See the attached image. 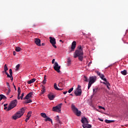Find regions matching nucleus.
Instances as JSON below:
<instances>
[{
	"label": "nucleus",
	"mask_w": 128,
	"mask_h": 128,
	"mask_svg": "<svg viewBox=\"0 0 128 128\" xmlns=\"http://www.w3.org/2000/svg\"><path fill=\"white\" fill-rule=\"evenodd\" d=\"M98 108H100V109H102L104 110H105V108L104 106H98Z\"/></svg>",
	"instance_id": "nucleus-40"
},
{
	"label": "nucleus",
	"mask_w": 128,
	"mask_h": 128,
	"mask_svg": "<svg viewBox=\"0 0 128 128\" xmlns=\"http://www.w3.org/2000/svg\"><path fill=\"white\" fill-rule=\"evenodd\" d=\"M36 80V78H32V79L30 80H28V84H32V82H34Z\"/></svg>",
	"instance_id": "nucleus-18"
},
{
	"label": "nucleus",
	"mask_w": 128,
	"mask_h": 128,
	"mask_svg": "<svg viewBox=\"0 0 128 128\" xmlns=\"http://www.w3.org/2000/svg\"><path fill=\"white\" fill-rule=\"evenodd\" d=\"M54 90L58 91H62L64 90V88H60L58 87L56 83H54Z\"/></svg>",
	"instance_id": "nucleus-14"
},
{
	"label": "nucleus",
	"mask_w": 128,
	"mask_h": 128,
	"mask_svg": "<svg viewBox=\"0 0 128 128\" xmlns=\"http://www.w3.org/2000/svg\"><path fill=\"white\" fill-rule=\"evenodd\" d=\"M100 78H102V80L104 78V76L103 74H101L100 76Z\"/></svg>",
	"instance_id": "nucleus-38"
},
{
	"label": "nucleus",
	"mask_w": 128,
	"mask_h": 128,
	"mask_svg": "<svg viewBox=\"0 0 128 128\" xmlns=\"http://www.w3.org/2000/svg\"><path fill=\"white\" fill-rule=\"evenodd\" d=\"M33 95V92H30L28 93L24 98V100H28L30 98H32V96Z\"/></svg>",
	"instance_id": "nucleus-11"
},
{
	"label": "nucleus",
	"mask_w": 128,
	"mask_h": 128,
	"mask_svg": "<svg viewBox=\"0 0 128 128\" xmlns=\"http://www.w3.org/2000/svg\"><path fill=\"white\" fill-rule=\"evenodd\" d=\"M82 93V86L80 84H78L76 90L74 92V94L76 96H80Z\"/></svg>",
	"instance_id": "nucleus-5"
},
{
	"label": "nucleus",
	"mask_w": 128,
	"mask_h": 128,
	"mask_svg": "<svg viewBox=\"0 0 128 128\" xmlns=\"http://www.w3.org/2000/svg\"><path fill=\"white\" fill-rule=\"evenodd\" d=\"M0 98L4 100V94H0Z\"/></svg>",
	"instance_id": "nucleus-45"
},
{
	"label": "nucleus",
	"mask_w": 128,
	"mask_h": 128,
	"mask_svg": "<svg viewBox=\"0 0 128 128\" xmlns=\"http://www.w3.org/2000/svg\"><path fill=\"white\" fill-rule=\"evenodd\" d=\"M40 115H41V116L44 118H48V116H46V114L44 112H41Z\"/></svg>",
	"instance_id": "nucleus-22"
},
{
	"label": "nucleus",
	"mask_w": 128,
	"mask_h": 128,
	"mask_svg": "<svg viewBox=\"0 0 128 128\" xmlns=\"http://www.w3.org/2000/svg\"><path fill=\"white\" fill-rule=\"evenodd\" d=\"M92 62H90L88 64V66H90V65L91 64Z\"/></svg>",
	"instance_id": "nucleus-58"
},
{
	"label": "nucleus",
	"mask_w": 128,
	"mask_h": 128,
	"mask_svg": "<svg viewBox=\"0 0 128 128\" xmlns=\"http://www.w3.org/2000/svg\"><path fill=\"white\" fill-rule=\"evenodd\" d=\"M10 74L11 76H12V69H10Z\"/></svg>",
	"instance_id": "nucleus-41"
},
{
	"label": "nucleus",
	"mask_w": 128,
	"mask_h": 128,
	"mask_svg": "<svg viewBox=\"0 0 128 128\" xmlns=\"http://www.w3.org/2000/svg\"><path fill=\"white\" fill-rule=\"evenodd\" d=\"M62 104L60 103L58 105L54 106L52 108L53 112H56L58 113H60L62 111Z\"/></svg>",
	"instance_id": "nucleus-4"
},
{
	"label": "nucleus",
	"mask_w": 128,
	"mask_h": 128,
	"mask_svg": "<svg viewBox=\"0 0 128 128\" xmlns=\"http://www.w3.org/2000/svg\"><path fill=\"white\" fill-rule=\"evenodd\" d=\"M98 88H94V90H93V91H94L93 94H95L98 92Z\"/></svg>",
	"instance_id": "nucleus-28"
},
{
	"label": "nucleus",
	"mask_w": 128,
	"mask_h": 128,
	"mask_svg": "<svg viewBox=\"0 0 128 128\" xmlns=\"http://www.w3.org/2000/svg\"><path fill=\"white\" fill-rule=\"evenodd\" d=\"M48 97L50 100H53L55 98V96L52 94H48Z\"/></svg>",
	"instance_id": "nucleus-13"
},
{
	"label": "nucleus",
	"mask_w": 128,
	"mask_h": 128,
	"mask_svg": "<svg viewBox=\"0 0 128 128\" xmlns=\"http://www.w3.org/2000/svg\"><path fill=\"white\" fill-rule=\"evenodd\" d=\"M5 72V74L7 75L8 74V72L7 71H4Z\"/></svg>",
	"instance_id": "nucleus-62"
},
{
	"label": "nucleus",
	"mask_w": 128,
	"mask_h": 128,
	"mask_svg": "<svg viewBox=\"0 0 128 128\" xmlns=\"http://www.w3.org/2000/svg\"><path fill=\"white\" fill-rule=\"evenodd\" d=\"M49 39L50 44H52L54 48H56L57 46H56V39H55V38H52V36H50Z\"/></svg>",
	"instance_id": "nucleus-7"
},
{
	"label": "nucleus",
	"mask_w": 128,
	"mask_h": 128,
	"mask_svg": "<svg viewBox=\"0 0 128 128\" xmlns=\"http://www.w3.org/2000/svg\"><path fill=\"white\" fill-rule=\"evenodd\" d=\"M71 62L72 60L70 58H68L67 64L68 66L71 64Z\"/></svg>",
	"instance_id": "nucleus-26"
},
{
	"label": "nucleus",
	"mask_w": 128,
	"mask_h": 128,
	"mask_svg": "<svg viewBox=\"0 0 128 128\" xmlns=\"http://www.w3.org/2000/svg\"><path fill=\"white\" fill-rule=\"evenodd\" d=\"M18 96H20V93H21V90H20V87L18 88Z\"/></svg>",
	"instance_id": "nucleus-31"
},
{
	"label": "nucleus",
	"mask_w": 128,
	"mask_h": 128,
	"mask_svg": "<svg viewBox=\"0 0 128 128\" xmlns=\"http://www.w3.org/2000/svg\"><path fill=\"white\" fill-rule=\"evenodd\" d=\"M54 68L55 70H56L58 72H60V66H59L58 64V62H56L54 64Z\"/></svg>",
	"instance_id": "nucleus-9"
},
{
	"label": "nucleus",
	"mask_w": 128,
	"mask_h": 128,
	"mask_svg": "<svg viewBox=\"0 0 128 128\" xmlns=\"http://www.w3.org/2000/svg\"><path fill=\"white\" fill-rule=\"evenodd\" d=\"M121 74L124 76H126L127 74V71L126 70H124L123 71L121 72Z\"/></svg>",
	"instance_id": "nucleus-25"
},
{
	"label": "nucleus",
	"mask_w": 128,
	"mask_h": 128,
	"mask_svg": "<svg viewBox=\"0 0 128 128\" xmlns=\"http://www.w3.org/2000/svg\"><path fill=\"white\" fill-rule=\"evenodd\" d=\"M18 104V101L16 100H14L10 102L9 106L8 107L7 110L10 111L14 107L16 106V104Z\"/></svg>",
	"instance_id": "nucleus-6"
},
{
	"label": "nucleus",
	"mask_w": 128,
	"mask_h": 128,
	"mask_svg": "<svg viewBox=\"0 0 128 128\" xmlns=\"http://www.w3.org/2000/svg\"><path fill=\"white\" fill-rule=\"evenodd\" d=\"M10 92H11L10 89H8V91L6 93V94L7 96H8V95L10 94Z\"/></svg>",
	"instance_id": "nucleus-36"
},
{
	"label": "nucleus",
	"mask_w": 128,
	"mask_h": 128,
	"mask_svg": "<svg viewBox=\"0 0 128 128\" xmlns=\"http://www.w3.org/2000/svg\"><path fill=\"white\" fill-rule=\"evenodd\" d=\"M24 94L23 92V93L22 94L21 96H20V99H21V100H23V97H24Z\"/></svg>",
	"instance_id": "nucleus-39"
},
{
	"label": "nucleus",
	"mask_w": 128,
	"mask_h": 128,
	"mask_svg": "<svg viewBox=\"0 0 128 128\" xmlns=\"http://www.w3.org/2000/svg\"><path fill=\"white\" fill-rule=\"evenodd\" d=\"M68 93V91L64 92H63L64 94L66 95Z\"/></svg>",
	"instance_id": "nucleus-53"
},
{
	"label": "nucleus",
	"mask_w": 128,
	"mask_h": 128,
	"mask_svg": "<svg viewBox=\"0 0 128 128\" xmlns=\"http://www.w3.org/2000/svg\"><path fill=\"white\" fill-rule=\"evenodd\" d=\"M30 118H26V122H28V121L29 120Z\"/></svg>",
	"instance_id": "nucleus-57"
},
{
	"label": "nucleus",
	"mask_w": 128,
	"mask_h": 128,
	"mask_svg": "<svg viewBox=\"0 0 128 128\" xmlns=\"http://www.w3.org/2000/svg\"><path fill=\"white\" fill-rule=\"evenodd\" d=\"M103 84H104L106 85V86H108V85H109L110 84L108 82V81H106L105 82H104Z\"/></svg>",
	"instance_id": "nucleus-35"
},
{
	"label": "nucleus",
	"mask_w": 128,
	"mask_h": 128,
	"mask_svg": "<svg viewBox=\"0 0 128 128\" xmlns=\"http://www.w3.org/2000/svg\"><path fill=\"white\" fill-rule=\"evenodd\" d=\"M103 80H104V82H107V80L106 78H103V79H102Z\"/></svg>",
	"instance_id": "nucleus-55"
},
{
	"label": "nucleus",
	"mask_w": 128,
	"mask_h": 128,
	"mask_svg": "<svg viewBox=\"0 0 128 128\" xmlns=\"http://www.w3.org/2000/svg\"><path fill=\"white\" fill-rule=\"evenodd\" d=\"M20 65L19 64H18L16 66V70H18L19 68H20Z\"/></svg>",
	"instance_id": "nucleus-46"
},
{
	"label": "nucleus",
	"mask_w": 128,
	"mask_h": 128,
	"mask_svg": "<svg viewBox=\"0 0 128 128\" xmlns=\"http://www.w3.org/2000/svg\"><path fill=\"white\" fill-rule=\"evenodd\" d=\"M45 122H50L52 124V120L49 118V117H46V119H45Z\"/></svg>",
	"instance_id": "nucleus-19"
},
{
	"label": "nucleus",
	"mask_w": 128,
	"mask_h": 128,
	"mask_svg": "<svg viewBox=\"0 0 128 128\" xmlns=\"http://www.w3.org/2000/svg\"><path fill=\"white\" fill-rule=\"evenodd\" d=\"M32 112H29L28 114H27V117L30 118L31 116V114Z\"/></svg>",
	"instance_id": "nucleus-29"
},
{
	"label": "nucleus",
	"mask_w": 128,
	"mask_h": 128,
	"mask_svg": "<svg viewBox=\"0 0 128 128\" xmlns=\"http://www.w3.org/2000/svg\"><path fill=\"white\" fill-rule=\"evenodd\" d=\"M106 86H107L108 88V90H110V87H109V86H110V84H109L107 85Z\"/></svg>",
	"instance_id": "nucleus-56"
},
{
	"label": "nucleus",
	"mask_w": 128,
	"mask_h": 128,
	"mask_svg": "<svg viewBox=\"0 0 128 128\" xmlns=\"http://www.w3.org/2000/svg\"><path fill=\"white\" fill-rule=\"evenodd\" d=\"M74 90V88H70L68 90V92L69 94H70L72 91Z\"/></svg>",
	"instance_id": "nucleus-34"
},
{
	"label": "nucleus",
	"mask_w": 128,
	"mask_h": 128,
	"mask_svg": "<svg viewBox=\"0 0 128 128\" xmlns=\"http://www.w3.org/2000/svg\"><path fill=\"white\" fill-rule=\"evenodd\" d=\"M96 82V78L94 76H90V81L88 84V90L90 89V86H92V84H94Z\"/></svg>",
	"instance_id": "nucleus-8"
},
{
	"label": "nucleus",
	"mask_w": 128,
	"mask_h": 128,
	"mask_svg": "<svg viewBox=\"0 0 128 128\" xmlns=\"http://www.w3.org/2000/svg\"><path fill=\"white\" fill-rule=\"evenodd\" d=\"M84 82H88V78L86 76H84Z\"/></svg>",
	"instance_id": "nucleus-37"
},
{
	"label": "nucleus",
	"mask_w": 128,
	"mask_h": 128,
	"mask_svg": "<svg viewBox=\"0 0 128 128\" xmlns=\"http://www.w3.org/2000/svg\"><path fill=\"white\" fill-rule=\"evenodd\" d=\"M76 41H73V42L72 43L71 50L68 52L69 53H70L71 52H74V50L76 48Z\"/></svg>",
	"instance_id": "nucleus-10"
},
{
	"label": "nucleus",
	"mask_w": 128,
	"mask_h": 128,
	"mask_svg": "<svg viewBox=\"0 0 128 128\" xmlns=\"http://www.w3.org/2000/svg\"><path fill=\"white\" fill-rule=\"evenodd\" d=\"M81 122H82V124H88V121L87 120L86 117H83L82 118Z\"/></svg>",
	"instance_id": "nucleus-15"
},
{
	"label": "nucleus",
	"mask_w": 128,
	"mask_h": 128,
	"mask_svg": "<svg viewBox=\"0 0 128 128\" xmlns=\"http://www.w3.org/2000/svg\"><path fill=\"white\" fill-rule=\"evenodd\" d=\"M14 88L15 89V90H16V87L15 85H14Z\"/></svg>",
	"instance_id": "nucleus-64"
},
{
	"label": "nucleus",
	"mask_w": 128,
	"mask_h": 128,
	"mask_svg": "<svg viewBox=\"0 0 128 128\" xmlns=\"http://www.w3.org/2000/svg\"><path fill=\"white\" fill-rule=\"evenodd\" d=\"M78 48L74 54V57L75 58H77L78 56L84 55V50L82 48V46H79Z\"/></svg>",
	"instance_id": "nucleus-2"
},
{
	"label": "nucleus",
	"mask_w": 128,
	"mask_h": 128,
	"mask_svg": "<svg viewBox=\"0 0 128 128\" xmlns=\"http://www.w3.org/2000/svg\"><path fill=\"white\" fill-rule=\"evenodd\" d=\"M46 88L44 86H42V90H41V92H42V94H44V92H46Z\"/></svg>",
	"instance_id": "nucleus-23"
},
{
	"label": "nucleus",
	"mask_w": 128,
	"mask_h": 128,
	"mask_svg": "<svg viewBox=\"0 0 128 128\" xmlns=\"http://www.w3.org/2000/svg\"><path fill=\"white\" fill-rule=\"evenodd\" d=\"M61 84H62V82H60L58 85V87L60 88Z\"/></svg>",
	"instance_id": "nucleus-44"
},
{
	"label": "nucleus",
	"mask_w": 128,
	"mask_h": 128,
	"mask_svg": "<svg viewBox=\"0 0 128 128\" xmlns=\"http://www.w3.org/2000/svg\"><path fill=\"white\" fill-rule=\"evenodd\" d=\"M32 102V100H25V104H30V103H31Z\"/></svg>",
	"instance_id": "nucleus-27"
},
{
	"label": "nucleus",
	"mask_w": 128,
	"mask_h": 128,
	"mask_svg": "<svg viewBox=\"0 0 128 128\" xmlns=\"http://www.w3.org/2000/svg\"><path fill=\"white\" fill-rule=\"evenodd\" d=\"M55 120L56 121H57V122H58L60 124H62V122H61V121H60V117H59L58 115H57L55 117Z\"/></svg>",
	"instance_id": "nucleus-16"
},
{
	"label": "nucleus",
	"mask_w": 128,
	"mask_h": 128,
	"mask_svg": "<svg viewBox=\"0 0 128 128\" xmlns=\"http://www.w3.org/2000/svg\"><path fill=\"white\" fill-rule=\"evenodd\" d=\"M105 122L107 124H110L112 122H114V120H107L106 119L105 120Z\"/></svg>",
	"instance_id": "nucleus-24"
},
{
	"label": "nucleus",
	"mask_w": 128,
	"mask_h": 128,
	"mask_svg": "<svg viewBox=\"0 0 128 128\" xmlns=\"http://www.w3.org/2000/svg\"><path fill=\"white\" fill-rule=\"evenodd\" d=\"M41 45L42 46H45V43H42V44H41Z\"/></svg>",
	"instance_id": "nucleus-61"
},
{
	"label": "nucleus",
	"mask_w": 128,
	"mask_h": 128,
	"mask_svg": "<svg viewBox=\"0 0 128 128\" xmlns=\"http://www.w3.org/2000/svg\"><path fill=\"white\" fill-rule=\"evenodd\" d=\"M71 108L72 110V112L74 113H76V115L78 116H80V114H82V112L80 110H78V109L76 108V106L74 104H72L71 105Z\"/></svg>",
	"instance_id": "nucleus-3"
},
{
	"label": "nucleus",
	"mask_w": 128,
	"mask_h": 128,
	"mask_svg": "<svg viewBox=\"0 0 128 128\" xmlns=\"http://www.w3.org/2000/svg\"><path fill=\"white\" fill-rule=\"evenodd\" d=\"M6 109H8V107H7V106H4V110H6Z\"/></svg>",
	"instance_id": "nucleus-63"
},
{
	"label": "nucleus",
	"mask_w": 128,
	"mask_h": 128,
	"mask_svg": "<svg viewBox=\"0 0 128 128\" xmlns=\"http://www.w3.org/2000/svg\"><path fill=\"white\" fill-rule=\"evenodd\" d=\"M88 123L87 124H82V127L84 128H92V126L90 124H88Z\"/></svg>",
	"instance_id": "nucleus-17"
},
{
	"label": "nucleus",
	"mask_w": 128,
	"mask_h": 128,
	"mask_svg": "<svg viewBox=\"0 0 128 128\" xmlns=\"http://www.w3.org/2000/svg\"><path fill=\"white\" fill-rule=\"evenodd\" d=\"M34 42L36 43V44L38 46H41V40L40 39H39L38 38H36L35 40H34Z\"/></svg>",
	"instance_id": "nucleus-12"
},
{
	"label": "nucleus",
	"mask_w": 128,
	"mask_h": 128,
	"mask_svg": "<svg viewBox=\"0 0 128 128\" xmlns=\"http://www.w3.org/2000/svg\"><path fill=\"white\" fill-rule=\"evenodd\" d=\"M54 62H55V59H52V64H54Z\"/></svg>",
	"instance_id": "nucleus-50"
},
{
	"label": "nucleus",
	"mask_w": 128,
	"mask_h": 128,
	"mask_svg": "<svg viewBox=\"0 0 128 128\" xmlns=\"http://www.w3.org/2000/svg\"><path fill=\"white\" fill-rule=\"evenodd\" d=\"M96 74H98V76H100L101 74L100 72L98 71L96 72Z\"/></svg>",
	"instance_id": "nucleus-47"
},
{
	"label": "nucleus",
	"mask_w": 128,
	"mask_h": 128,
	"mask_svg": "<svg viewBox=\"0 0 128 128\" xmlns=\"http://www.w3.org/2000/svg\"><path fill=\"white\" fill-rule=\"evenodd\" d=\"M21 48L20 47H16V51L17 52H19L20 51Z\"/></svg>",
	"instance_id": "nucleus-30"
},
{
	"label": "nucleus",
	"mask_w": 128,
	"mask_h": 128,
	"mask_svg": "<svg viewBox=\"0 0 128 128\" xmlns=\"http://www.w3.org/2000/svg\"><path fill=\"white\" fill-rule=\"evenodd\" d=\"M3 100H6V98L4 95H3Z\"/></svg>",
	"instance_id": "nucleus-48"
},
{
	"label": "nucleus",
	"mask_w": 128,
	"mask_h": 128,
	"mask_svg": "<svg viewBox=\"0 0 128 128\" xmlns=\"http://www.w3.org/2000/svg\"><path fill=\"white\" fill-rule=\"evenodd\" d=\"M78 60L80 62H82V60L84 59V55L78 56Z\"/></svg>",
	"instance_id": "nucleus-21"
},
{
	"label": "nucleus",
	"mask_w": 128,
	"mask_h": 128,
	"mask_svg": "<svg viewBox=\"0 0 128 128\" xmlns=\"http://www.w3.org/2000/svg\"><path fill=\"white\" fill-rule=\"evenodd\" d=\"M20 95H19V94H18V100H20Z\"/></svg>",
	"instance_id": "nucleus-49"
},
{
	"label": "nucleus",
	"mask_w": 128,
	"mask_h": 128,
	"mask_svg": "<svg viewBox=\"0 0 128 128\" xmlns=\"http://www.w3.org/2000/svg\"><path fill=\"white\" fill-rule=\"evenodd\" d=\"M25 112V109L24 108H22L20 110L16 112V113L12 116V118L14 120H17L18 118H20L22 116H23Z\"/></svg>",
	"instance_id": "nucleus-1"
},
{
	"label": "nucleus",
	"mask_w": 128,
	"mask_h": 128,
	"mask_svg": "<svg viewBox=\"0 0 128 128\" xmlns=\"http://www.w3.org/2000/svg\"><path fill=\"white\" fill-rule=\"evenodd\" d=\"M6 84L7 85V88L8 90H10V83H8V82H6Z\"/></svg>",
	"instance_id": "nucleus-32"
},
{
	"label": "nucleus",
	"mask_w": 128,
	"mask_h": 128,
	"mask_svg": "<svg viewBox=\"0 0 128 128\" xmlns=\"http://www.w3.org/2000/svg\"><path fill=\"white\" fill-rule=\"evenodd\" d=\"M36 24H34L32 26V28H36Z\"/></svg>",
	"instance_id": "nucleus-52"
},
{
	"label": "nucleus",
	"mask_w": 128,
	"mask_h": 128,
	"mask_svg": "<svg viewBox=\"0 0 128 128\" xmlns=\"http://www.w3.org/2000/svg\"><path fill=\"white\" fill-rule=\"evenodd\" d=\"M10 80L12 82L13 80V77H12V76H10Z\"/></svg>",
	"instance_id": "nucleus-51"
},
{
	"label": "nucleus",
	"mask_w": 128,
	"mask_h": 128,
	"mask_svg": "<svg viewBox=\"0 0 128 128\" xmlns=\"http://www.w3.org/2000/svg\"><path fill=\"white\" fill-rule=\"evenodd\" d=\"M16 52H13V54L14 56H16Z\"/></svg>",
	"instance_id": "nucleus-60"
},
{
	"label": "nucleus",
	"mask_w": 128,
	"mask_h": 128,
	"mask_svg": "<svg viewBox=\"0 0 128 128\" xmlns=\"http://www.w3.org/2000/svg\"><path fill=\"white\" fill-rule=\"evenodd\" d=\"M60 128V125L58 124H56L55 125V128Z\"/></svg>",
	"instance_id": "nucleus-43"
},
{
	"label": "nucleus",
	"mask_w": 128,
	"mask_h": 128,
	"mask_svg": "<svg viewBox=\"0 0 128 128\" xmlns=\"http://www.w3.org/2000/svg\"><path fill=\"white\" fill-rule=\"evenodd\" d=\"M10 76H11L10 75V74H7V78H10Z\"/></svg>",
	"instance_id": "nucleus-54"
},
{
	"label": "nucleus",
	"mask_w": 128,
	"mask_h": 128,
	"mask_svg": "<svg viewBox=\"0 0 128 128\" xmlns=\"http://www.w3.org/2000/svg\"><path fill=\"white\" fill-rule=\"evenodd\" d=\"M46 76L45 75L44 76V80H43V82H42V84H46Z\"/></svg>",
	"instance_id": "nucleus-20"
},
{
	"label": "nucleus",
	"mask_w": 128,
	"mask_h": 128,
	"mask_svg": "<svg viewBox=\"0 0 128 128\" xmlns=\"http://www.w3.org/2000/svg\"><path fill=\"white\" fill-rule=\"evenodd\" d=\"M98 120L101 121V122H103L104 120L102 119H100V118H98Z\"/></svg>",
	"instance_id": "nucleus-59"
},
{
	"label": "nucleus",
	"mask_w": 128,
	"mask_h": 128,
	"mask_svg": "<svg viewBox=\"0 0 128 128\" xmlns=\"http://www.w3.org/2000/svg\"><path fill=\"white\" fill-rule=\"evenodd\" d=\"M64 80L63 79V78H61L60 79V82H62V84L64 83Z\"/></svg>",
	"instance_id": "nucleus-42"
},
{
	"label": "nucleus",
	"mask_w": 128,
	"mask_h": 128,
	"mask_svg": "<svg viewBox=\"0 0 128 128\" xmlns=\"http://www.w3.org/2000/svg\"><path fill=\"white\" fill-rule=\"evenodd\" d=\"M8 70V66H6V64H5L4 66V71H7Z\"/></svg>",
	"instance_id": "nucleus-33"
}]
</instances>
